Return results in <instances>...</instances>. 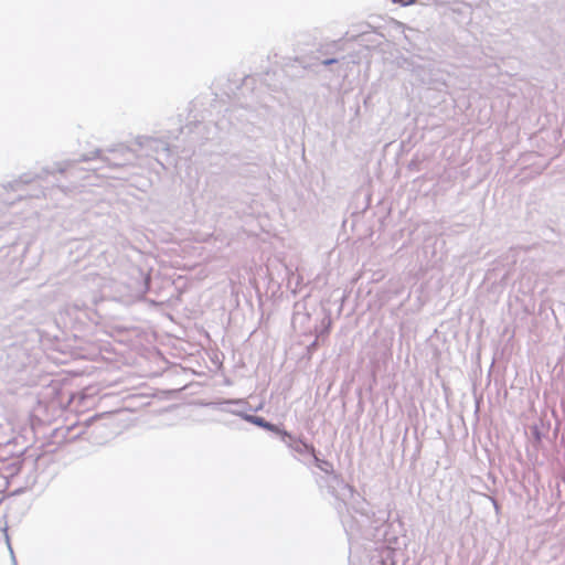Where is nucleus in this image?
<instances>
[{
	"instance_id": "nucleus-3",
	"label": "nucleus",
	"mask_w": 565,
	"mask_h": 565,
	"mask_svg": "<svg viewBox=\"0 0 565 565\" xmlns=\"http://www.w3.org/2000/svg\"><path fill=\"white\" fill-rule=\"evenodd\" d=\"M395 3H399L402 6H409L415 2V0H393Z\"/></svg>"
},
{
	"instance_id": "nucleus-4",
	"label": "nucleus",
	"mask_w": 565,
	"mask_h": 565,
	"mask_svg": "<svg viewBox=\"0 0 565 565\" xmlns=\"http://www.w3.org/2000/svg\"><path fill=\"white\" fill-rule=\"evenodd\" d=\"M333 62H334L333 60L326 61V64H331V63H333Z\"/></svg>"
},
{
	"instance_id": "nucleus-1",
	"label": "nucleus",
	"mask_w": 565,
	"mask_h": 565,
	"mask_svg": "<svg viewBox=\"0 0 565 565\" xmlns=\"http://www.w3.org/2000/svg\"><path fill=\"white\" fill-rule=\"evenodd\" d=\"M246 419L254 425H257L262 428H265L267 430H270L273 433L279 434L282 437H289V434L285 430L279 429L277 426L266 422L263 417L259 416H247Z\"/></svg>"
},
{
	"instance_id": "nucleus-2",
	"label": "nucleus",
	"mask_w": 565,
	"mask_h": 565,
	"mask_svg": "<svg viewBox=\"0 0 565 565\" xmlns=\"http://www.w3.org/2000/svg\"><path fill=\"white\" fill-rule=\"evenodd\" d=\"M289 446L295 451H297L299 454H303L306 451L310 452L313 456L315 460L319 461L318 457L316 456V450H315L313 446H310V445H308L306 443H302L300 440L294 441V443L289 444Z\"/></svg>"
}]
</instances>
